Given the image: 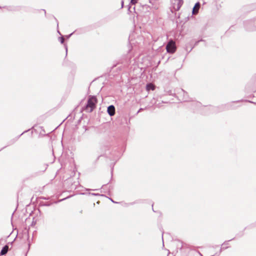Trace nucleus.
Instances as JSON below:
<instances>
[{"label":"nucleus","instance_id":"obj_1","mask_svg":"<svg viewBox=\"0 0 256 256\" xmlns=\"http://www.w3.org/2000/svg\"><path fill=\"white\" fill-rule=\"evenodd\" d=\"M97 100L94 96H90L87 104L83 108V110L86 112H91L96 108Z\"/></svg>","mask_w":256,"mask_h":256},{"label":"nucleus","instance_id":"obj_2","mask_svg":"<svg viewBox=\"0 0 256 256\" xmlns=\"http://www.w3.org/2000/svg\"><path fill=\"white\" fill-rule=\"evenodd\" d=\"M166 49L168 53L172 54L176 50L175 42L172 40H170L166 44Z\"/></svg>","mask_w":256,"mask_h":256},{"label":"nucleus","instance_id":"obj_3","mask_svg":"<svg viewBox=\"0 0 256 256\" xmlns=\"http://www.w3.org/2000/svg\"><path fill=\"white\" fill-rule=\"evenodd\" d=\"M182 4V0H174L172 2V8L175 11H178L180 9Z\"/></svg>","mask_w":256,"mask_h":256},{"label":"nucleus","instance_id":"obj_4","mask_svg":"<svg viewBox=\"0 0 256 256\" xmlns=\"http://www.w3.org/2000/svg\"><path fill=\"white\" fill-rule=\"evenodd\" d=\"M107 112L110 116H113L115 114V108L113 105L108 107Z\"/></svg>","mask_w":256,"mask_h":256},{"label":"nucleus","instance_id":"obj_5","mask_svg":"<svg viewBox=\"0 0 256 256\" xmlns=\"http://www.w3.org/2000/svg\"><path fill=\"white\" fill-rule=\"evenodd\" d=\"M200 8V2H198L195 4L194 7L193 8V10H192V14H196L198 12V10H199Z\"/></svg>","mask_w":256,"mask_h":256},{"label":"nucleus","instance_id":"obj_6","mask_svg":"<svg viewBox=\"0 0 256 256\" xmlns=\"http://www.w3.org/2000/svg\"><path fill=\"white\" fill-rule=\"evenodd\" d=\"M8 246H7V245L4 246L2 248V250L0 251V254L2 256L6 254L8 252Z\"/></svg>","mask_w":256,"mask_h":256},{"label":"nucleus","instance_id":"obj_7","mask_svg":"<svg viewBox=\"0 0 256 256\" xmlns=\"http://www.w3.org/2000/svg\"><path fill=\"white\" fill-rule=\"evenodd\" d=\"M146 89L148 90H154V86L152 84H148L146 85Z\"/></svg>","mask_w":256,"mask_h":256},{"label":"nucleus","instance_id":"obj_8","mask_svg":"<svg viewBox=\"0 0 256 256\" xmlns=\"http://www.w3.org/2000/svg\"><path fill=\"white\" fill-rule=\"evenodd\" d=\"M60 42L62 44L64 42V38L62 36L59 38Z\"/></svg>","mask_w":256,"mask_h":256},{"label":"nucleus","instance_id":"obj_9","mask_svg":"<svg viewBox=\"0 0 256 256\" xmlns=\"http://www.w3.org/2000/svg\"><path fill=\"white\" fill-rule=\"evenodd\" d=\"M137 2V0H131L130 3L132 4H134Z\"/></svg>","mask_w":256,"mask_h":256},{"label":"nucleus","instance_id":"obj_10","mask_svg":"<svg viewBox=\"0 0 256 256\" xmlns=\"http://www.w3.org/2000/svg\"><path fill=\"white\" fill-rule=\"evenodd\" d=\"M246 102H250V103H253L254 104H256V102H252V101H250V100H246Z\"/></svg>","mask_w":256,"mask_h":256},{"label":"nucleus","instance_id":"obj_11","mask_svg":"<svg viewBox=\"0 0 256 256\" xmlns=\"http://www.w3.org/2000/svg\"><path fill=\"white\" fill-rule=\"evenodd\" d=\"M92 195H94V196H98V194H94V193H92L91 194Z\"/></svg>","mask_w":256,"mask_h":256},{"label":"nucleus","instance_id":"obj_12","mask_svg":"<svg viewBox=\"0 0 256 256\" xmlns=\"http://www.w3.org/2000/svg\"><path fill=\"white\" fill-rule=\"evenodd\" d=\"M142 110H143V108H140L139 110L138 111V112H140V111H142Z\"/></svg>","mask_w":256,"mask_h":256},{"label":"nucleus","instance_id":"obj_13","mask_svg":"<svg viewBox=\"0 0 256 256\" xmlns=\"http://www.w3.org/2000/svg\"><path fill=\"white\" fill-rule=\"evenodd\" d=\"M123 4H124V2L122 1V4H121L122 8L123 7Z\"/></svg>","mask_w":256,"mask_h":256},{"label":"nucleus","instance_id":"obj_14","mask_svg":"<svg viewBox=\"0 0 256 256\" xmlns=\"http://www.w3.org/2000/svg\"><path fill=\"white\" fill-rule=\"evenodd\" d=\"M110 200L113 202H115L112 198H110Z\"/></svg>","mask_w":256,"mask_h":256},{"label":"nucleus","instance_id":"obj_15","mask_svg":"<svg viewBox=\"0 0 256 256\" xmlns=\"http://www.w3.org/2000/svg\"><path fill=\"white\" fill-rule=\"evenodd\" d=\"M66 52L67 53L68 48H67L66 46Z\"/></svg>","mask_w":256,"mask_h":256},{"label":"nucleus","instance_id":"obj_16","mask_svg":"<svg viewBox=\"0 0 256 256\" xmlns=\"http://www.w3.org/2000/svg\"><path fill=\"white\" fill-rule=\"evenodd\" d=\"M73 33H72L70 34L69 36H68V37L70 36Z\"/></svg>","mask_w":256,"mask_h":256},{"label":"nucleus","instance_id":"obj_17","mask_svg":"<svg viewBox=\"0 0 256 256\" xmlns=\"http://www.w3.org/2000/svg\"><path fill=\"white\" fill-rule=\"evenodd\" d=\"M26 132V131H24V132H23L22 134H21L20 136H21V135H22V134H23L25 132Z\"/></svg>","mask_w":256,"mask_h":256},{"label":"nucleus","instance_id":"obj_18","mask_svg":"<svg viewBox=\"0 0 256 256\" xmlns=\"http://www.w3.org/2000/svg\"><path fill=\"white\" fill-rule=\"evenodd\" d=\"M184 101H188V99H186V98H184Z\"/></svg>","mask_w":256,"mask_h":256},{"label":"nucleus","instance_id":"obj_19","mask_svg":"<svg viewBox=\"0 0 256 256\" xmlns=\"http://www.w3.org/2000/svg\"><path fill=\"white\" fill-rule=\"evenodd\" d=\"M196 104H198V105H200V103H198V102H196Z\"/></svg>","mask_w":256,"mask_h":256},{"label":"nucleus","instance_id":"obj_20","mask_svg":"<svg viewBox=\"0 0 256 256\" xmlns=\"http://www.w3.org/2000/svg\"><path fill=\"white\" fill-rule=\"evenodd\" d=\"M240 100H239L240 102ZM236 102H238V100H237Z\"/></svg>","mask_w":256,"mask_h":256},{"label":"nucleus","instance_id":"obj_21","mask_svg":"<svg viewBox=\"0 0 256 256\" xmlns=\"http://www.w3.org/2000/svg\"><path fill=\"white\" fill-rule=\"evenodd\" d=\"M64 200V199H62L60 201L63 200Z\"/></svg>","mask_w":256,"mask_h":256}]
</instances>
